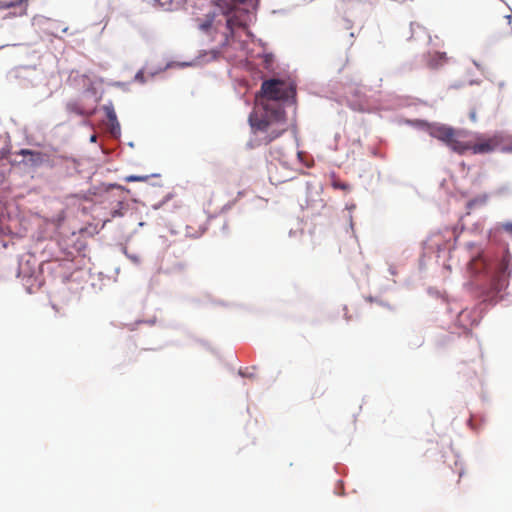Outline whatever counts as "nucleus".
Here are the masks:
<instances>
[{"label": "nucleus", "instance_id": "obj_6", "mask_svg": "<svg viewBox=\"0 0 512 512\" xmlns=\"http://www.w3.org/2000/svg\"><path fill=\"white\" fill-rule=\"evenodd\" d=\"M215 18V12L207 14L205 19L199 22V28L206 33L218 32L221 21H217Z\"/></svg>", "mask_w": 512, "mask_h": 512}, {"label": "nucleus", "instance_id": "obj_7", "mask_svg": "<svg viewBox=\"0 0 512 512\" xmlns=\"http://www.w3.org/2000/svg\"><path fill=\"white\" fill-rule=\"evenodd\" d=\"M510 266H511V254L506 251L503 255L496 272V277L501 281L503 278H506L510 275Z\"/></svg>", "mask_w": 512, "mask_h": 512}, {"label": "nucleus", "instance_id": "obj_23", "mask_svg": "<svg viewBox=\"0 0 512 512\" xmlns=\"http://www.w3.org/2000/svg\"><path fill=\"white\" fill-rule=\"evenodd\" d=\"M504 279H505V278H503V279L501 280V282H502ZM498 282H500V281L498 280ZM499 284H500V286H503V283H499Z\"/></svg>", "mask_w": 512, "mask_h": 512}, {"label": "nucleus", "instance_id": "obj_13", "mask_svg": "<svg viewBox=\"0 0 512 512\" xmlns=\"http://www.w3.org/2000/svg\"><path fill=\"white\" fill-rule=\"evenodd\" d=\"M440 236V233H436L431 237V240L435 243L438 251L446 249V246L444 244L439 243L438 241V238H440Z\"/></svg>", "mask_w": 512, "mask_h": 512}, {"label": "nucleus", "instance_id": "obj_18", "mask_svg": "<svg viewBox=\"0 0 512 512\" xmlns=\"http://www.w3.org/2000/svg\"><path fill=\"white\" fill-rule=\"evenodd\" d=\"M415 29H418L419 31H422V32H425L424 29L420 26V25H416L414 26L413 24H411V30L412 32L415 31Z\"/></svg>", "mask_w": 512, "mask_h": 512}, {"label": "nucleus", "instance_id": "obj_2", "mask_svg": "<svg viewBox=\"0 0 512 512\" xmlns=\"http://www.w3.org/2000/svg\"><path fill=\"white\" fill-rule=\"evenodd\" d=\"M428 131L430 136L444 142L453 151L459 154L468 151L469 144L461 140L460 131L446 125H431Z\"/></svg>", "mask_w": 512, "mask_h": 512}, {"label": "nucleus", "instance_id": "obj_8", "mask_svg": "<svg viewBox=\"0 0 512 512\" xmlns=\"http://www.w3.org/2000/svg\"><path fill=\"white\" fill-rule=\"evenodd\" d=\"M103 111L105 112V115L111 125V131L112 133L115 132V129H117L118 131L120 130V125H119V122L117 120V116H116V113H115V110H114V106L113 104L110 102L108 104H105L103 106Z\"/></svg>", "mask_w": 512, "mask_h": 512}, {"label": "nucleus", "instance_id": "obj_20", "mask_svg": "<svg viewBox=\"0 0 512 512\" xmlns=\"http://www.w3.org/2000/svg\"><path fill=\"white\" fill-rule=\"evenodd\" d=\"M22 3H23V1L21 0V1L19 2V5H20V6H22ZM20 8H21L20 15L25 14L26 9H25L24 7H20Z\"/></svg>", "mask_w": 512, "mask_h": 512}, {"label": "nucleus", "instance_id": "obj_21", "mask_svg": "<svg viewBox=\"0 0 512 512\" xmlns=\"http://www.w3.org/2000/svg\"><path fill=\"white\" fill-rule=\"evenodd\" d=\"M91 141H93V142H94V141H96V136H95V135H93V136L91 137Z\"/></svg>", "mask_w": 512, "mask_h": 512}, {"label": "nucleus", "instance_id": "obj_22", "mask_svg": "<svg viewBox=\"0 0 512 512\" xmlns=\"http://www.w3.org/2000/svg\"><path fill=\"white\" fill-rule=\"evenodd\" d=\"M471 248H476L474 244L469 245Z\"/></svg>", "mask_w": 512, "mask_h": 512}, {"label": "nucleus", "instance_id": "obj_1", "mask_svg": "<svg viewBox=\"0 0 512 512\" xmlns=\"http://www.w3.org/2000/svg\"><path fill=\"white\" fill-rule=\"evenodd\" d=\"M295 95V89L278 79L265 80L261 91L256 95V104L249 115L253 137L250 147L268 145L287 131L285 111L279 100H287Z\"/></svg>", "mask_w": 512, "mask_h": 512}, {"label": "nucleus", "instance_id": "obj_19", "mask_svg": "<svg viewBox=\"0 0 512 512\" xmlns=\"http://www.w3.org/2000/svg\"><path fill=\"white\" fill-rule=\"evenodd\" d=\"M335 187H339L340 189H343V190H346L348 189V185L347 184H334Z\"/></svg>", "mask_w": 512, "mask_h": 512}, {"label": "nucleus", "instance_id": "obj_15", "mask_svg": "<svg viewBox=\"0 0 512 512\" xmlns=\"http://www.w3.org/2000/svg\"><path fill=\"white\" fill-rule=\"evenodd\" d=\"M135 80L139 82H144V73L143 71H138L135 75Z\"/></svg>", "mask_w": 512, "mask_h": 512}, {"label": "nucleus", "instance_id": "obj_3", "mask_svg": "<svg viewBox=\"0 0 512 512\" xmlns=\"http://www.w3.org/2000/svg\"><path fill=\"white\" fill-rule=\"evenodd\" d=\"M469 144L468 150L473 154H487L499 150L504 153H512V138L495 134L486 139H480L475 144Z\"/></svg>", "mask_w": 512, "mask_h": 512}, {"label": "nucleus", "instance_id": "obj_9", "mask_svg": "<svg viewBox=\"0 0 512 512\" xmlns=\"http://www.w3.org/2000/svg\"><path fill=\"white\" fill-rule=\"evenodd\" d=\"M446 61L447 56L444 52H434L427 55V66L432 69H436L442 66Z\"/></svg>", "mask_w": 512, "mask_h": 512}, {"label": "nucleus", "instance_id": "obj_12", "mask_svg": "<svg viewBox=\"0 0 512 512\" xmlns=\"http://www.w3.org/2000/svg\"><path fill=\"white\" fill-rule=\"evenodd\" d=\"M225 28H226V32H225V35L226 37L228 36H232L233 35V19L232 18H227L226 21H225Z\"/></svg>", "mask_w": 512, "mask_h": 512}, {"label": "nucleus", "instance_id": "obj_5", "mask_svg": "<svg viewBox=\"0 0 512 512\" xmlns=\"http://www.w3.org/2000/svg\"><path fill=\"white\" fill-rule=\"evenodd\" d=\"M247 1L248 0H212V4L222 15L228 16L239 5L244 4Z\"/></svg>", "mask_w": 512, "mask_h": 512}, {"label": "nucleus", "instance_id": "obj_10", "mask_svg": "<svg viewBox=\"0 0 512 512\" xmlns=\"http://www.w3.org/2000/svg\"><path fill=\"white\" fill-rule=\"evenodd\" d=\"M21 154L22 155H30L31 156L30 161L35 165L41 164L43 161V157L40 152H33L30 150H22Z\"/></svg>", "mask_w": 512, "mask_h": 512}, {"label": "nucleus", "instance_id": "obj_17", "mask_svg": "<svg viewBox=\"0 0 512 512\" xmlns=\"http://www.w3.org/2000/svg\"><path fill=\"white\" fill-rule=\"evenodd\" d=\"M13 6H14V3H4V4H0V8H1V9H6V8L13 7Z\"/></svg>", "mask_w": 512, "mask_h": 512}, {"label": "nucleus", "instance_id": "obj_4", "mask_svg": "<svg viewBox=\"0 0 512 512\" xmlns=\"http://www.w3.org/2000/svg\"><path fill=\"white\" fill-rule=\"evenodd\" d=\"M488 267L487 260L483 255V251L480 248H476V251L471 255V259L467 264V271L471 276H477L483 272H486Z\"/></svg>", "mask_w": 512, "mask_h": 512}, {"label": "nucleus", "instance_id": "obj_24", "mask_svg": "<svg viewBox=\"0 0 512 512\" xmlns=\"http://www.w3.org/2000/svg\"><path fill=\"white\" fill-rule=\"evenodd\" d=\"M3 46L0 47V49L2 48Z\"/></svg>", "mask_w": 512, "mask_h": 512}, {"label": "nucleus", "instance_id": "obj_16", "mask_svg": "<svg viewBox=\"0 0 512 512\" xmlns=\"http://www.w3.org/2000/svg\"><path fill=\"white\" fill-rule=\"evenodd\" d=\"M503 229L505 232L509 233L510 235H512V223H506L503 225Z\"/></svg>", "mask_w": 512, "mask_h": 512}, {"label": "nucleus", "instance_id": "obj_14", "mask_svg": "<svg viewBox=\"0 0 512 512\" xmlns=\"http://www.w3.org/2000/svg\"><path fill=\"white\" fill-rule=\"evenodd\" d=\"M504 20L508 26L507 33L512 34V14L505 16Z\"/></svg>", "mask_w": 512, "mask_h": 512}, {"label": "nucleus", "instance_id": "obj_11", "mask_svg": "<svg viewBox=\"0 0 512 512\" xmlns=\"http://www.w3.org/2000/svg\"><path fill=\"white\" fill-rule=\"evenodd\" d=\"M149 176L147 175H130L125 178L126 182H144L147 181Z\"/></svg>", "mask_w": 512, "mask_h": 512}]
</instances>
